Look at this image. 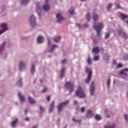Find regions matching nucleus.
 <instances>
[{
  "label": "nucleus",
  "instance_id": "f257e3e1",
  "mask_svg": "<svg viewBox=\"0 0 128 128\" xmlns=\"http://www.w3.org/2000/svg\"><path fill=\"white\" fill-rule=\"evenodd\" d=\"M93 20L94 22V28L97 32L98 36H100V32H102V30L104 28V24L101 22L96 23V22H98V14L95 12H93Z\"/></svg>",
  "mask_w": 128,
  "mask_h": 128
},
{
  "label": "nucleus",
  "instance_id": "f03ea898",
  "mask_svg": "<svg viewBox=\"0 0 128 128\" xmlns=\"http://www.w3.org/2000/svg\"><path fill=\"white\" fill-rule=\"evenodd\" d=\"M76 96H78L80 98H84V96H86V95L84 94V92L82 88L80 86L78 87V90L76 92Z\"/></svg>",
  "mask_w": 128,
  "mask_h": 128
},
{
  "label": "nucleus",
  "instance_id": "7ed1b4c3",
  "mask_svg": "<svg viewBox=\"0 0 128 128\" xmlns=\"http://www.w3.org/2000/svg\"><path fill=\"white\" fill-rule=\"evenodd\" d=\"M86 74H88V77L86 80V84H88V82H90V79L92 78V72L90 68H86Z\"/></svg>",
  "mask_w": 128,
  "mask_h": 128
},
{
  "label": "nucleus",
  "instance_id": "20e7f679",
  "mask_svg": "<svg viewBox=\"0 0 128 128\" xmlns=\"http://www.w3.org/2000/svg\"><path fill=\"white\" fill-rule=\"evenodd\" d=\"M65 86L68 88L69 90H70V94L72 93V92L74 90V86L72 84V83L70 82H67L65 84Z\"/></svg>",
  "mask_w": 128,
  "mask_h": 128
},
{
  "label": "nucleus",
  "instance_id": "39448f33",
  "mask_svg": "<svg viewBox=\"0 0 128 128\" xmlns=\"http://www.w3.org/2000/svg\"><path fill=\"white\" fill-rule=\"evenodd\" d=\"M68 102H70V101L68 100L64 102H62L60 104L58 108V113L60 112L62 110V108L64 107L65 106H66V104H68Z\"/></svg>",
  "mask_w": 128,
  "mask_h": 128
},
{
  "label": "nucleus",
  "instance_id": "423d86ee",
  "mask_svg": "<svg viewBox=\"0 0 128 128\" xmlns=\"http://www.w3.org/2000/svg\"><path fill=\"white\" fill-rule=\"evenodd\" d=\"M0 26L2 28L0 30V34H2L4 32H6L8 30V24H2Z\"/></svg>",
  "mask_w": 128,
  "mask_h": 128
},
{
  "label": "nucleus",
  "instance_id": "0eeeda50",
  "mask_svg": "<svg viewBox=\"0 0 128 128\" xmlns=\"http://www.w3.org/2000/svg\"><path fill=\"white\" fill-rule=\"evenodd\" d=\"M19 68L20 72H22L24 70H26V63L21 61L19 64Z\"/></svg>",
  "mask_w": 128,
  "mask_h": 128
},
{
  "label": "nucleus",
  "instance_id": "6e6552de",
  "mask_svg": "<svg viewBox=\"0 0 128 128\" xmlns=\"http://www.w3.org/2000/svg\"><path fill=\"white\" fill-rule=\"evenodd\" d=\"M30 20L32 26H36V17H34V15H32Z\"/></svg>",
  "mask_w": 128,
  "mask_h": 128
},
{
  "label": "nucleus",
  "instance_id": "1a4fd4ad",
  "mask_svg": "<svg viewBox=\"0 0 128 128\" xmlns=\"http://www.w3.org/2000/svg\"><path fill=\"white\" fill-rule=\"evenodd\" d=\"M118 32L119 34H120L124 38H128V34H126L122 30H118Z\"/></svg>",
  "mask_w": 128,
  "mask_h": 128
},
{
  "label": "nucleus",
  "instance_id": "9d476101",
  "mask_svg": "<svg viewBox=\"0 0 128 128\" xmlns=\"http://www.w3.org/2000/svg\"><path fill=\"white\" fill-rule=\"evenodd\" d=\"M90 92L91 96L94 94V82H92V84L90 86Z\"/></svg>",
  "mask_w": 128,
  "mask_h": 128
},
{
  "label": "nucleus",
  "instance_id": "9b49d317",
  "mask_svg": "<svg viewBox=\"0 0 128 128\" xmlns=\"http://www.w3.org/2000/svg\"><path fill=\"white\" fill-rule=\"evenodd\" d=\"M56 18H58V22H62V21L64 20V17L62 16V14H60V13H58L57 14Z\"/></svg>",
  "mask_w": 128,
  "mask_h": 128
},
{
  "label": "nucleus",
  "instance_id": "f8f14e48",
  "mask_svg": "<svg viewBox=\"0 0 128 128\" xmlns=\"http://www.w3.org/2000/svg\"><path fill=\"white\" fill-rule=\"evenodd\" d=\"M38 44H42L44 42V37L42 36H39L37 38Z\"/></svg>",
  "mask_w": 128,
  "mask_h": 128
},
{
  "label": "nucleus",
  "instance_id": "ddd939ff",
  "mask_svg": "<svg viewBox=\"0 0 128 128\" xmlns=\"http://www.w3.org/2000/svg\"><path fill=\"white\" fill-rule=\"evenodd\" d=\"M54 102H52L50 105L49 112H52V110H54Z\"/></svg>",
  "mask_w": 128,
  "mask_h": 128
},
{
  "label": "nucleus",
  "instance_id": "4468645a",
  "mask_svg": "<svg viewBox=\"0 0 128 128\" xmlns=\"http://www.w3.org/2000/svg\"><path fill=\"white\" fill-rule=\"evenodd\" d=\"M4 44H6V42H3L0 45V54L4 50Z\"/></svg>",
  "mask_w": 128,
  "mask_h": 128
},
{
  "label": "nucleus",
  "instance_id": "2eb2a0df",
  "mask_svg": "<svg viewBox=\"0 0 128 128\" xmlns=\"http://www.w3.org/2000/svg\"><path fill=\"white\" fill-rule=\"evenodd\" d=\"M43 8L44 10H46V12H48V11L49 10H50V6L48 4H45L43 6Z\"/></svg>",
  "mask_w": 128,
  "mask_h": 128
},
{
  "label": "nucleus",
  "instance_id": "dca6fc26",
  "mask_svg": "<svg viewBox=\"0 0 128 128\" xmlns=\"http://www.w3.org/2000/svg\"><path fill=\"white\" fill-rule=\"evenodd\" d=\"M18 96L20 98V102H24V97L22 95V93L20 92H18Z\"/></svg>",
  "mask_w": 128,
  "mask_h": 128
},
{
  "label": "nucleus",
  "instance_id": "f3484780",
  "mask_svg": "<svg viewBox=\"0 0 128 128\" xmlns=\"http://www.w3.org/2000/svg\"><path fill=\"white\" fill-rule=\"evenodd\" d=\"M126 72H128V68H124L122 70H121L120 74H124V76H126V74H128L126 73Z\"/></svg>",
  "mask_w": 128,
  "mask_h": 128
},
{
  "label": "nucleus",
  "instance_id": "a211bd4d",
  "mask_svg": "<svg viewBox=\"0 0 128 128\" xmlns=\"http://www.w3.org/2000/svg\"><path fill=\"white\" fill-rule=\"evenodd\" d=\"M18 118H16L14 121H13L11 122V126L12 128H16V122H18Z\"/></svg>",
  "mask_w": 128,
  "mask_h": 128
},
{
  "label": "nucleus",
  "instance_id": "6ab92c4d",
  "mask_svg": "<svg viewBox=\"0 0 128 128\" xmlns=\"http://www.w3.org/2000/svg\"><path fill=\"white\" fill-rule=\"evenodd\" d=\"M58 48V45L53 44L52 46V48L49 50V52H54V48Z\"/></svg>",
  "mask_w": 128,
  "mask_h": 128
},
{
  "label": "nucleus",
  "instance_id": "aec40b11",
  "mask_svg": "<svg viewBox=\"0 0 128 128\" xmlns=\"http://www.w3.org/2000/svg\"><path fill=\"white\" fill-rule=\"evenodd\" d=\"M64 72H66V70L64 68H62L61 70V75H60L61 78H62L64 76Z\"/></svg>",
  "mask_w": 128,
  "mask_h": 128
},
{
  "label": "nucleus",
  "instance_id": "412c9836",
  "mask_svg": "<svg viewBox=\"0 0 128 128\" xmlns=\"http://www.w3.org/2000/svg\"><path fill=\"white\" fill-rule=\"evenodd\" d=\"M99 52L100 48H98V47H95L92 50V52H94L95 54H98Z\"/></svg>",
  "mask_w": 128,
  "mask_h": 128
},
{
  "label": "nucleus",
  "instance_id": "4be33fe9",
  "mask_svg": "<svg viewBox=\"0 0 128 128\" xmlns=\"http://www.w3.org/2000/svg\"><path fill=\"white\" fill-rule=\"evenodd\" d=\"M94 115L92 114V110H88V114L86 115V118H92Z\"/></svg>",
  "mask_w": 128,
  "mask_h": 128
},
{
  "label": "nucleus",
  "instance_id": "5701e85b",
  "mask_svg": "<svg viewBox=\"0 0 128 128\" xmlns=\"http://www.w3.org/2000/svg\"><path fill=\"white\" fill-rule=\"evenodd\" d=\"M72 120L73 122H78V124H80V122H82V120H76V118L73 117L72 118Z\"/></svg>",
  "mask_w": 128,
  "mask_h": 128
},
{
  "label": "nucleus",
  "instance_id": "b1692460",
  "mask_svg": "<svg viewBox=\"0 0 128 128\" xmlns=\"http://www.w3.org/2000/svg\"><path fill=\"white\" fill-rule=\"evenodd\" d=\"M54 41L55 42H60V36H56L54 38H53Z\"/></svg>",
  "mask_w": 128,
  "mask_h": 128
},
{
  "label": "nucleus",
  "instance_id": "393cba45",
  "mask_svg": "<svg viewBox=\"0 0 128 128\" xmlns=\"http://www.w3.org/2000/svg\"><path fill=\"white\" fill-rule=\"evenodd\" d=\"M29 102L30 104H36V100H34L31 97H29Z\"/></svg>",
  "mask_w": 128,
  "mask_h": 128
},
{
  "label": "nucleus",
  "instance_id": "a878e982",
  "mask_svg": "<svg viewBox=\"0 0 128 128\" xmlns=\"http://www.w3.org/2000/svg\"><path fill=\"white\" fill-rule=\"evenodd\" d=\"M95 118L96 120H102V117L100 115L96 114L95 116Z\"/></svg>",
  "mask_w": 128,
  "mask_h": 128
},
{
  "label": "nucleus",
  "instance_id": "bb28decb",
  "mask_svg": "<svg viewBox=\"0 0 128 128\" xmlns=\"http://www.w3.org/2000/svg\"><path fill=\"white\" fill-rule=\"evenodd\" d=\"M68 12L70 14H74V8H72L69 10Z\"/></svg>",
  "mask_w": 128,
  "mask_h": 128
},
{
  "label": "nucleus",
  "instance_id": "cd10ccee",
  "mask_svg": "<svg viewBox=\"0 0 128 128\" xmlns=\"http://www.w3.org/2000/svg\"><path fill=\"white\" fill-rule=\"evenodd\" d=\"M98 40H100V39H98V38H96V37H95L93 39L94 44H98Z\"/></svg>",
  "mask_w": 128,
  "mask_h": 128
},
{
  "label": "nucleus",
  "instance_id": "c85d7f7f",
  "mask_svg": "<svg viewBox=\"0 0 128 128\" xmlns=\"http://www.w3.org/2000/svg\"><path fill=\"white\" fill-rule=\"evenodd\" d=\"M120 16L122 18V20H124V18H128V16L124 14H120Z\"/></svg>",
  "mask_w": 128,
  "mask_h": 128
},
{
  "label": "nucleus",
  "instance_id": "c756f323",
  "mask_svg": "<svg viewBox=\"0 0 128 128\" xmlns=\"http://www.w3.org/2000/svg\"><path fill=\"white\" fill-rule=\"evenodd\" d=\"M28 2V0H22V4H26Z\"/></svg>",
  "mask_w": 128,
  "mask_h": 128
},
{
  "label": "nucleus",
  "instance_id": "7c9ffc66",
  "mask_svg": "<svg viewBox=\"0 0 128 128\" xmlns=\"http://www.w3.org/2000/svg\"><path fill=\"white\" fill-rule=\"evenodd\" d=\"M86 18L88 22H90V14L89 13L87 14Z\"/></svg>",
  "mask_w": 128,
  "mask_h": 128
},
{
  "label": "nucleus",
  "instance_id": "2f4dec72",
  "mask_svg": "<svg viewBox=\"0 0 128 128\" xmlns=\"http://www.w3.org/2000/svg\"><path fill=\"white\" fill-rule=\"evenodd\" d=\"M112 4H110L109 5L107 6L106 8L108 10H110V8H112Z\"/></svg>",
  "mask_w": 128,
  "mask_h": 128
},
{
  "label": "nucleus",
  "instance_id": "473e14b6",
  "mask_svg": "<svg viewBox=\"0 0 128 128\" xmlns=\"http://www.w3.org/2000/svg\"><path fill=\"white\" fill-rule=\"evenodd\" d=\"M32 73L34 74V72H36V71L34 70V65H32Z\"/></svg>",
  "mask_w": 128,
  "mask_h": 128
},
{
  "label": "nucleus",
  "instance_id": "72a5a7b5",
  "mask_svg": "<svg viewBox=\"0 0 128 128\" xmlns=\"http://www.w3.org/2000/svg\"><path fill=\"white\" fill-rule=\"evenodd\" d=\"M116 128V125H114V124H112V126H107L104 127V128Z\"/></svg>",
  "mask_w": 128,
  "mask_h": 128
},
{
  "label": "nucleus",
  "instance_id": "f704fd0d",
  "mask_svg": "<svg viewBox=\"0 0 128 128\" xmlns=\"http://www.w3.org/2000/svg\"><path fill=\"white\" fill-rule=\"evenodd\" d=\"M88 64H92V59L90 57H88Z\"/></svg>",
  "mask_w": 128,
  "mask_h": 128
},
{
  "label": "nucleus",
  "instance_id": "c9c22d12",
  "mask_svg": "<svg viewBox=\"0 0 128 128\" xmlns=\"http://www.w3.org/2000/svg\"><path fill=\"white\" fill-rule=\"evenodd\" d=\"M104 58L105 60H108V54H106L104 55Z\"/></svg>",
  "mask_w": 128,
  "mask_h": 128
},
{
  "label": "nucleus",
  "instance_id": "e433bc0d",
  "mask_svg": "<svg viewBox=\"0 0 128 128\" xmlns=\"http://www.w3.org/2000/svg\"><path fill=\"white\" fill-rule=\"evenodd\" d=\"M122 68V64L120 63L118 65L117 68Z\"/></svg>",
  "mask_w": 128,
  "mask_h": 128
},
{
  "label": "nucleus",
  "instance_id": "4c0bfd02",
  "mask_svg": "<svg viewBox=\"0 0 128 128\" xmlns=\"http://www.w3.org/2000/svg\"><path fill=\"white\" fill-rule=\"evenodd\" d=\"M108 38H110V33H108L105 36V38L106 40H108Z\"/></svg>",
  "mask_w": 128,
  "mask_h": 128
},
{
  "label": "nucleus",
  "instance_id": "58836bf2",
  "mask_svg": "<svg viewBox=\"0 0 128 128\" xmlns=\"http://www.w3.org/2000/svg\"><path fill=\"white\" fill-rule=\"evenodd\" d=\"M18 84L19 86H22V79L20 80Z\"/></svg>",
  "mask_w": 128,
  "mask_h": 128
},
{
  "label": "nucleus",
  "instance_id": "ea45409f",
  "mask_svg": "<svg viewBox=\"0 0 128 128\" xmlns=\"http://www.w3.org/2000/svg\"><path fill=\"white\" fill-rule=\"evenodd\" d=\"M99 56H95L94 57V60H98Z\"/></svg>",
  "mask_w": 128,
  "mask_h": 128
},
{
  "label": "nucleus",
  "instance_id": "a19ab883",
  "mask_svg": "<svg viewBox=\"0 0 128 128\" xmlns=\"http://www.w3.org/2000/svg\"><path fill=\"white\" fill-rule=\"evenodd\" d=\"M110 79H108V87L110 86Z\"/></svg>",
  "mask_w": 128,
  "mask_h": 128
},
{
  "label": "nucleus",
  "instance_id": "79ce46f5",
  "mask_svg": "<svg viewBox=\"0 0 128 128\" xmlns=\"http://www.w3.org/2000/svg\"><path fill=\"white\" fill-rule=\"evenodd\" d=\"M40 110H41V112H44V108H42V106H40Z\"/></svg>",
  "mask_w": 128,
  "mask_h": 128
},
{
  "label": "nucleus",
  "instance_id": "37998d69",
  "mask_svg": "<svg viewBox=\"0 0 128 128\" xmlns=\"http://www.w3.org/2000/svg\"><path fill=\"white\" fill-rule=\"evenodd\" d=\"M46 90H48V89L46 88H45L42 90V92H46Z\"/></svg>",
  "mask_w": 128,
  "mask_h": 128
},
{
  "label": "nucleus",
  "instance_id": "c03bdc74",
  "mask_svg": "<svg viewBox=\"0 0 128 128\" xmlns=\"http://www.w3.org/2000/svg\"><path fill=\"white\" fill-rule=\"evenodd\" d=\"M124 118L126 120V121H128V114L124 115Z\"/></svg>",
  "mask_w": 128,
  "mask_h": 128
},
{
  "label": "nucleus",
  "instance_id": "a18cd8bd",
  "mask_svg": "<svg viewBox=\"0 0 128 128\" xmlns=\"http://www.w3.org/2000/svg\"><path fill=\"white\" fill-rule=\"evenodd\" d=\"M50 96H49L47 97V100L50 102Z\"/></svg>",
  "mask_w": 128,
  "mask_h": 128
},
{
  "label": "nucleus",
  "instance_id": "49530a36",
  "mask_svg": "<svg viewBox=\"0 0 128 128\" xmlns=\"http://www.w3.org/2000/svg\"><path fill=\"white\" fill-rule=\"evenodd\" d=\"M82 112H84V108L82 107L81 109Z\"/></svg>",
  "mask_w": 128,
  "mask_h": 128
},
{
  "label": "nucleus",
  "instance_id": "de8ad7c7",
  "mask_svg": "<svg viewBox=\"0 0 128 128\" xmlns=\"http://www.w3.org/2000/svg\"><path fill=\"white\" fill-rule=\"evenodd\" d=\"M25 120H26V122H29L30 121V118L27 117V118H26Z\"/></svg>",
  "mask_w": 128,
  "mask_h": 128
},
{
  "label": "nucleus",
  "instance_id": "09e8293b",
  "mask_svg": "<svg viewBox=\"0 0 128 128\" xmlns=\"http://www.w3.org/2000/svg\"><path fill=\"white\" fill-rule=\"evenodd\" d=\"M113 64L115 65H116V60H114Z\"/></svg>",
  "mask_w": 128,
  "mask_h": 128
},
{
  "label": "nucleus",
  "instance_id": "8fccbe9b",
  "mask_svg": "<svg viewBox=\"0 0 128 128\" xmlns=\"http://www.w3.org/2000/svg\"><path fill=\"white\" fill-rule=\"evenodd\" d=\"M66 62V60H63L62 61V64H64V63Z\"/></svg>",
  "mask_w": 128,
  "mask_h": 128
},
{
  "label": "nucleus",
  "instance_id": "3c124183",
  "mask_svg": "<svg viewBox=\"0 0 128 128\" xmlns=\"http://www.w3.org/2000/svg\"><path fill=\"white\" fill-rule=\"evenodd\" d=\"M84 26V28H88V24H85Z\"/></svg>",
  "mask_w": 128,
  "mask_h": 128
},
{
  "label": "nucleus",
  "instance_id": "603ef678",
  "mask_svg": "<svg viewBox=\"0 0 128 128\" xmlns=\"http://www.w3.org/2000/svg\"><path fill=\"white\" fill-rule=\"evenodd\" d=\"M48 46L50 44V38H48Z\"/></svg>",
  "mask_w": 128,
  "mask_h": 128
},
{
  "label": "nucleus",
  "instance_id": "864d4df0",
  "mask_svg": "<svg viewBox=\"0 0 128 128\" xmlns=\"http://www.w3.org/2000/svg\"><path fill=\"white\" fill-rule=\"evenodd\" d=\"M36 6H37V8H40V7L38 6H40V3H37Z\"/></svg>",
  "mask_w": 128,
  "mask_h": 128
},
{
  "label": "nucleus",
  "instance_id": "5fc2aeb1",
  "mask_svg": "<svg viewBox=\"0 0 128 128\" xmlns=\"http://www.w3.org/2000/svg\"><path fill=\"white\" fill-rule=\"evenodd\" d=\"M108 109H106L105 110V112H106V114H108Z\"/></svg>",
  "mask_w": 128,
  "mask_h": 128
},
{
  "label": "nucleus",
  "instance_id": "6e6d98bb",
  "mask_svg": "<svg viewBox=\"0 0 128 128\" xmlns=\"http://www.w3.org/2000/svg\"><path fill=\"white\" fill-rule=\"evenodd\" d=\"M74 104H78V102L77 101H74Z\"/></svg>",
  "mask_w": 128,
  "mask_h": 128
},
{
  "label": "nucleus",
  "instance_id": "4d7b16f0",
  "mask_svg": "<svg viewBox=\"0 0 128 128\" xmlns=\"http://www.w3.org/2000/svg\"><path fill=\"white\" fill-rule=\"evenodd\" d=\"M46 4H48V0H46Z\"/></svg>",
  "mask_w": 128,
  "mask_h": 128
},
{
  "label": "nucleus",
  "instance_id": "13d9d810",
  "mask_svg": "<svg viewBox=\"0 0 128 128\" xmlns=\"http://www.w3.org/2000/svg\"><path fill=\"white\" fill-rule=\"evenodd\" d=\"M78 26H79V28H80V24H78Z\"/></svg>",
  "mask_w": 128,
  "mask_h": 128
},
{
  "label": "nucleus",
  "instance_id": "bf43d9fd",
  "mask_svg": "<svg viewBox=\"0 0 128 128\" xmlns=\"http://www.w3.org/2000/svg\"><path fill=\"white\" fill-rule=\"evenodd\" d=\"M101 50H102V52H104V48H102Z\"/></svg>",
  "mask_w": 128,
  "mask_h": 128
},
{
  "label": "nucleus",
  "instance_id": "052dcab7",
  "mask_svg": "<svg viewBox=\"0 0 128 128\" xmlns=\"http://www.w3.org/2000/svg\"><path fill=\"white\" fill-rule=\"evenodd\" d=\"M37 127V126H33L32 128H36Z\"/></svg>",
  "mask_w": 128,
  "mask_h": 128
},
{
  "label": "nucleus",
  "instance_id": "680f3d73",
  "mask_svg": "<svg viewBox=\"0 0 128 128\" xmlns=\"http://www.w3.org/2000/svg\"><path fill=\"white\" fill-rule=\"evenodd\" d=\"M118 8H120V6L118 5Z\"/></svg>",
  "mask_w": 128,
  "mask_h": 128
},
{
  "label": "nucleus",
  "instance_id": "e2e57ef3",
  "mask_svg": "<svg viewBox=\"0 0 128 128\" xmlns=\"http://www.w3.org/2000/svg\"><path fill=\"white\" fill-rule=\"evenodd\" d=\"M40 82H42V80H40Z\"/></svg>",
  "mask_w": 128,
  "mask_h": 128
},
{
  "label": "nucleus",
  "instance_id": "0e129e2a",
  "mask_svg": "<svg viewBox=\"0 0 128 128\" xmlns=\"http://www.w3.org/2000/svg\"><path fill=\"white\" fill-rule=\"evenodd\" d=\"M68 128V126H65L64 128Z\"/></svg>",
  "mask_w": 128,
  "mask_h": 128
},
{
  "label": "nucleus",
  "instance_id": "69168bd1",
  "mask_svg": "<svg viewBox=\"0 0 128 128\" xmlns=\"http://www.w3.org/2000/svg\"><path fill=\"white\" fill-rule=\"evenodd\" d=\"M106 118H110V116H107Z\"/></svg>",
  "mask_w": 128,
  "mask_h": 128
},
{
  "label": "nucleus",
  "instance_id": "338daca9",
  "mask_svg": "<svg viewBox=\"0 0 128 128\" xmlns=\"http://www.w3.org/2000/svg\"><path fill=\"white\" fill-rule=\"evenodd\" d=\"M26 113V112H28L26 110H25Z\"/></svg>",
  "mask_w": 128,
  "mask_h": 128
},
{
  "label": "nucleus",
  "instance_id": "774afa93",
  "mask_svg": "<svg viewBox=\"0 0 128 128\" xmlns=\"http://www.w3.org/2000/svg\"><path fill=\"white\" fill-rule=\"evenodd\" d=\"M81 2H84V0H80Z\"/></svg>",
  "mask_w": 128,
  "mask_h": 128
}]
</instances>
